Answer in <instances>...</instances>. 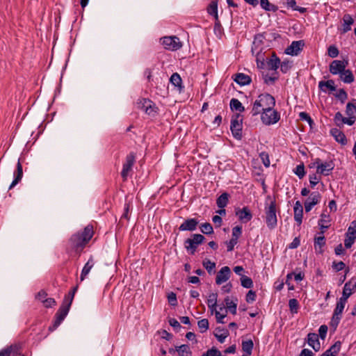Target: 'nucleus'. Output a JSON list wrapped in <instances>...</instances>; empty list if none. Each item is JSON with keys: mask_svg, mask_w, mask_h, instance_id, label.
<instances>
[{"mask_svg": "<svg viewBox=\"0 0 356 356\" xmlns=\"http://www.w3.org/2000/svg\"><path fill=\"white\" fill-rule=\"evenodd\" d=\"M92 235V227H86L82 232H77L71 236L68 242V248L72 252L80 254Z\"/></svg>", "mask_w": 356, "mask_h": 356, "instance_id": "f257e3e1", "label": "nucleus"}, {"mask_svg": "<svg viewBox=\"0 0 356 356\" xmlns=\"http://www.w3.org/2000/svg\"><path fill=\"white\" fill-rule=\"evenodd\" d=\"M275 106V99L271 95L268 93L261 94L253 104L251 114L252 116H256L269 108H274Z\"/></svg>", "mask_w": 356, "mask_h": 356, "instance_id": "f03ea898", "label": "nucleus"}, {"mask_svg": "<svg viewBox=\"0 0 356 356\" xmlns=\"http://www.w3.org/2000/svg\"><path fill=\"white\" fill-rule=\"evenodd\" d=\"M264 211L267 227L270 229H275L277 225L276 202L269 195L267 196L265 202Z\"/></svg>", "mask_w": 356, "mask_h": 356, "instance_id": "7ed1b4c3", "label": "nucleus"}, {"mask_svg": "<svg viewBox=\"0 0 356 356\" xmlns=\"http://www.w3.org/2000/svg\"><path fill=\"white\" fill-rule=\"evenodd\" d=\"M280 119V114L273 108H269L261 114V120L265 125H272L276 124Z\"/></svg>", "mask_w": 356, "mask_h": 356, "instance_id": "20e7f679", "label": "nucleus"}, {"mask_svg": "<svg viewBox=\"0 0 356 356\" xmlns=\"http://www.w3.org/2000/svg\"><path fill=\"white\" fill-rule=\"evenodd\" d=\"M70 305H67V303H63V305L60 306V307L56 314L55 321L54 322L53 325L49 327V330L50 331L55 330L60 325L61 322L65 319V318L67 315L68 312L70 310Z\"/></svg>", "mask_w": 356, "mask_h": 356, "instance_id": "39448f33", "label": "nucleus"}, {"mask_svg": "<svg viewBox=\"0 0 356 356\" xmlns=\"http://www.w3.org/2000/svg\"><path fill=\"white\" fill-rule=\"evenodd\" d=\"M163 47L168 50L176 51L182 46L179 38L176 36H166L161 39Z\"/></svg>", "mask_w": 356, "mask_h": 356, "instance_id": "423d86ee", "label": "nucleus"}, {"mask_svg": "<svg viewBox=\"0 0 356 356\" xmlns=\"http://www.w3.org/2000/svg\"><path fill=\"white\" fill-rule=\"evenodd\" d=\"M205 238L202 234H193L192 238H188L185 241V248L188 250H191V254H194L196 251L197 245L202 243Z\"/></svg>", "mask_w": 356, "mask_h": 356, "instance_id": "0eeeda50", "label": "nucleus"}, {"mask_svg": "<svg viewBox=\"0 0 356 356\" xmlns=\"http://www.w3.org/2000/svg\"><path fill=\"white\" fill-rule=\"evenodd\" d=\"M314 165L316 167V173L325 176L329 175L334 168L332 161L323 163L320 159L315 160Z\"/></svg>", "mask_w": 356, "mask_h": 356, "instance_id": "6e6552de", "label": "nucleus"}, {"mask_svg": "<svg viewBox=\"0 0 356 356\" xmlns=\"http://www.w3.org/2000/svg\"><path fill=\"white\" fill-rule=\"evenodd\" d=\"M136 162V156L134 152L129 153L126 156L125 162L123 163L122 170L121 172V176L124 181L127 180V177L130 172L132 170V168Z\"/></svg>", "mask_w": 356, "mask_h": 356, "instance_id": "1a4fd4ad", "label": "nucleus"}, {"mask_svg": "<svg viewBox=\"0 0 356 356\" xmlns=\"http://www.w3.org/2000/svg\"><path fill=\"white\" fill-rule=\"evenodd\" d=\"M231 131L234 137L236 139H241L242 136V119L239 115L231 121Z\"/></svg>", "mask_w": 356, "mask_h": 356, "instance_id": "9d476101", "label": "nucleus"}, {"mask_svg": "<svg viewBox=\"0 0 356 356\" xmlns=\"http://www.w3.org/2000/svg\"><path fill=\"white\" fill-rule=\"evenodd\" d=\"M348 64V60H334L330 64V72L334 75L340 74L346 69Z\"/></svg>", "mask_w": 356, "mask_h": 356, "instance_id": "9b49d317", "label": "nucleus"}, {"mask_svg": "<svg viewBox=\"0 0 356 356\" xmlns=\"http://www.w3.org/2000/svg\"><path fill=\"white\" fill-rule=\"evenodd\" d=\"M235 214L242 223H247L252 218V213L248 207L236 209Z\"/></svg>", "mask_w": 356, "mask_h": 356, "instance_id": "f8f14e48", "label": "nucleus"}, {"mask_svg": "<svg viewBox=\"0 0 356 356\" xmlns=\"http://www.w3.org/2000/svg\"><path fill=\"white\" fill-rule=\"evenodd\" d=\"M304 46L305 42L303 40L293 41L285 49V53L291 56H298L302 50Z\"/></svg>", "mask_w": 356, "mask_h": 356, "instance_id": "ddd939ff", "label": "nucleus"}, {"mask_svg": "<svg viewBox=\"0 0 356 356\" xmlns=\"http://www.w3.org/2000/svg\"><path fill=\"white\" fill-rule=\"evenodd\" d=\"M0 356H23L20 346L13 344L0 350Z\"/></svg>", "mask_w": 356, "mask_h": 356, "instance_id": "4468645a", "label": "nucleus"}, {"mask_svg": "<svg viewBox=\"0 0 356 356\" xmlns=\"http://www.w3.org/2000/svg\"><path fill=\"white\" fill-rule=\"evenodd\" d=\"M356 291V277H352L347 282L343 289L342 296L348 300V298Z\"/></svg>", "mask_w": 356, "mask_h": 356, "instance_id": "2eb2a0df", "label": "nucleus"}, {"mask_svg": "<svg viewBox=\"0 0 356 356\" xmlns=\"http://www.w3.org/2000/svg\"><path fill=\"white\" fill-rule=\"evenodd\" d=\"M321 199V195L318 192L312 193L305 202V209L309 212L317 204Z\"/></svg>", "mask_w": 356, "mask_h": 356, "instance_id": "dca6fc26", "label": "nucleus"}, {"mask_svg": "<svg viewBox=\"0 0 356 356\" xmlns=\"http://www.w3.org/2000/svg\"><path fill=\"white\" fill-rule=\"evenodd\" d=\"M231 270L228 266L222 267L218 273L216 278L217 284H221L227 281L231 275Z\"/></svg>", "mask_w": 356, "mask_h": 356, "instance_id": "f3484780", "label": "nucleus"}, {"mask_svg": "<svg viewBox=\"0 0 356 356\" xmlns=\"http://www.w3.org/2000/svg\"><path fill=\"white\" fill-rule=\"evenodd\" d=\"M138 105L140 109L148 115L156 112L154 104L149 99H143L138 102Z\"/></svg>", "mask_w": 356, "mask_h": 356, "instance_id": "a211bd4d", "label": "nucleus"}, {"mask_svg": "<svg viewBox=\"0 0 356 356\" xmlns=\"http://www.w3.org/2000/svg\"><path fill=\"white\" fill-rule=\"evenodd\" d=\"M199 222L195 218L186 220L179 227L180 231H194L196 229Z\"/></svg>", "mask_w": 356, "mask_h": 356, "instance_id": "6ab92c4d", "label": "nucleus"}, {"mask_svg": "<svg viewBox=\"0 0 356 356\" xmlns=\"http://www.w3.org/2000/svg\"><path fill=\"white\" fill-rule=\"evenodd\" d=\"M294 220L300 225L302 221L303 209L301 203L297 201L293 207Z\"/></svg>", "mask_w": 356, "mask_h": 356, "instance_id": "aec40b11", "label": "nucleus"}, {"mask_svg": "<svg viewBox=\"0 0 356 356\" xmlns=\"http://www.w3.org/2000/svg\"><path fill=\"white\" fill-rule=\"evenodd\" d=\"M308 344L315 351H318L321 348V345L318 340V335L315 333H309L307 336Z\"/></svg>", "mask_w": 356, "mask_h": 356, "instance_id": "412c9836", "label": "nucleus"}, {"mask_svg": "<svg viewBox=\"0 0 356 356\" xmlns=\"http://www.w3.org/2000/svg\"><path fill=\"white\" fill-rule=\"evenodd\" d=\"M94 265H95V261H94V259L91 257L88 259V261L86 262V264L84 265V266L82 269L81 276H80L81 282L83 281L86 279L87 275L90 272L91 269L93 268Z\"/></svg>", "mask_w": 356, "mask_h": 356, "instance_id": "4be33fe9", "label": "nucleus"}, {"mask_svg": "<svg viewBox=\"0 0 356 356\" xmlns=\"http://www.w3.org/2000/svg\"><path fill=\"white\" fill-rule=\"evenodd\" d=\"M23 176V170H22V166L20 163L19 161L17 163V170L14 173V180L11 183L10 186H9V189H12L15 186H16L22 179Z\"/></svg>", "mask_w": 356, "mask_h": 356, "instance_id": "5701e85b", "label": "nucleus"}, {"mask_svg": "<svg viewBox=\"0 0 356 356\" xmlns=\"http://www.w3.org/2000/svg\"><path fill=\"white\" fill-rule=\"evenodd\" d=\"M234 80L241 86L248 85L251 82V78L243 73L236 74Z\"/></svg>", "mask_w": 356, "mask_h": 356, "instance_id": "b1692460", "label": "nucleus"}, {"mask_svg": "<svg viewBox=\"0 0 356 356\" xmlns=\"http://www.w3.org/2000/svg\"><path fill=\"white\" fill-rule=\"evenodd\" d=\"M318 87L324 92H327V90L331 92L334 91L336 90V87L334 86V81L332 79L328 80L327 81H320L318 83Z\"/></svg>", "mask_w": 356, "mask_h": 356, "instance_id": "393cba45", "label": "nucleus"}, {"mask_svg": "<svg viewBox=\"0 0 356 356\" xmlns=\"http://www.w3.org/2000/svg\"><path fill=\"white\" fill-rule=\"evenodd\" d=\"M354 23V20L353 17L348 15L346 14L343 17V28L342 33H345L351 30V25Z\"/></svg>", "mask_w": 356, "mask_h": 356, "instance_id": "a878e982", "label": "nucleus"}, {"mask_svg": "<svg viewBox=\"0 0 356 356\" xmlns=\"http://www.w3.org/2000/svg\"><path fill=\"white\" fill-rule=\"evenodd\" d=\"M341 349V342L337 341L328 350H327L321 356H337Z\"/></svg>", "mask_w": 356, "mask_h": 356, "instance_id": "bb28decb", "label": "nucleus"}, {"mask_svg": "<svg viewBox=\"0 0 356 356\" xmlns=\"http://www.w3.org/2000/svg\"><path fill=\"white\" fill-rule=\"evenodd\" d=\"M237 301V298H235V300H232L229 296H227L225 298V303L227 309L229 310V312L233 314L236 313Z\"/></svg>", "mask_w": 356, "mask_h": 356, "instance_id": "cd10ccee", "label": "nucleus"}, {"mask_svg": "<svg viewBox=\"0 0 356 356\" xmlns=\"http://www.w3.org/2000/svg\"><path fill=\"white\" fill-rule=\"evenodd\" d=\"M331 134L338 143L342 145L346 144L347 140L346 136L342 131L337 129H334L331 130Z\"/></svg>", "mask_w": 356, "mask_h": 356, "instance_id": "c85d7f7f", "label": "nucleus"}, {"mask_svg": "<svg viewBox=\"0 0 356 356\" xmlns=\"http://www.w3.org/2000/svg\"><path fill=\"white\" fill-rule=\"evenodd\" d=\"M340 79L345 83H351L354 81V76L350 70H344L343 72L339 74Z\"/></svg>", "mask_w": 356, "mask_h": 356, "instance_id": "c756f323", "label": "nucleus"}, {"mask_svg": "<svg viewBox=\"0 0 356 356\" xmlns=\"http://www.w3.org/2000/svg\"><path fill=\"white\" fill-rule=\"evenodd\" d=\"M175 350L177 352L179 356H191L192 352L190 350L188 345L183 344L179 346L175 347Z\"/></svg>", "mask_w": 356, "mask_h": 356, "instance_id": "7c9ffc66", "label": "nucleus"}, {"mask_svg": "<svg viewBox=\"0 0 356 356\" xmlns=\"http://www.w3.org/2000/svg\"><path fill=\"white\" fill-rule=\"evenodd\" d=\"M170 81L172 85H174L175 87H177L179 92L182 90V86H181V76L178 73H174L172 74Z\"/></svg>", "mask_w": 356, "mask_h": 356, "instance_id": "2f4dec72", "label": "nucleus"}, {"mask_svg": "<svg viewBox=\"0 0 356 356\" xmlns=\"http://www.w3.org/2000/svg\"><path fill=\"white\" fill-rule=\"evenodd\" d=\"M260 6L266 11L276 12L278 10V7L270 3L268 0H261Z\"/></svg>", "mask_w": 356, "mask_h": 356, "instance_id": "473e14b6", "label": "nucleus"}, {"mask_svg": "<svg viewBox=\"0 0 356 356\" xmlns=\"http://www.w3.org/2000/svg\"><path fill=\"white\" fill-rule=\"evenodd\" d=\"M228 201L229 195L227 193H223L218 197L216 204L219 208L222 209L227 205Z\"/></svg>", "mask_w": 356, "mask_h": 356, "instance_id": "72a5a7b5", "label": "nucleus"}, {"mask_svg": "<svg viewBox=\"0 0 356 356\" xmlns=\"http://www.w3.org/2000/svg\"><path fill=\"white\" fill-rule=\"evenodd\" d=\"M230 108L233 111H236L239 112H243L245 111L244 106L242 105L241 102L235 98H233L230 100Z\"/></svg>", "mask_w": 356, "mask_h": 356, "instance_id": "f704fd0d", "label": "nucleus"}, {"mask_svg": "<svg viewBox=\"0 0 356 356\" xmlns=\"http://www.w3.org/2000/svg\"><path fill=\"white\" fill-rule=\"evenodd\" d=\"M214 334L220 343H223L225 339L227 337L229 333L227 330L216 328Z\"/></svg>", "mask_w": 356, "mask_h": 356, "instance_id": "c9c22d12", "label": "nucleus"}, {"mask_svg": "<svg viewBox=\"0 0 356 356\" xmlns=\"http://www.w3.org/2000/svg\"><path fill=\"white\" fill-rule=\"evenodd\" d=\"M325 244V239L324 236H320L315 238L314 240V248L315 250L318 252H322V248Z\"/></svg>", "mask_w": 356, "mask_h": 356, "instance_id": "e433bc0d", "label": "nucleus"}, {"mask_svg": "<svg viewBox=\"0 0 356 356\" xmlns=\"http://www.w3.org/2000/svg\"><path fill=\"white\" fill-rule=\"evenodd\" d=\"M347 299L345 298L341 297L339 300L337 302L336 307L334 309V312L339 314H342L346 304L347 302Z\"/></svg>", "mask_w": 356, "mask_h": 356, "instance_id": "4c0bfd02", "label": "nucleus"}, {"mask_svg": "<svg viewBox=\"0 0 356 356\" xmlns=\"http://www.w3.org/2000/svg\"><path fill=\"white\" fill-rule=\"evenodd\" d=\"M253 341L250 339L242 342V349L248 355H251L253 348Z\"/></svg>", "mask_w": 356, "mask_h": 356, "instance_id": "58836bf2", "label": "nucleus"}, {"mask_svg": "<svg viewBox=\"0 0 356 356\" xmlns=\"http://www.w3.org/2000/svg\"><path fill=\"white\" fill-rule=\"evenodd\" d=\"M280 64V60L274 56L268 62V66L269 69L275 71L279 67Z\"/></svg>", "mask_w": 356, "mask_h": 356, "instance_id": "ea45409f", "label": "nucleus"}, {"mask_svg": "<svg viewBox=\"0 0 356 356\" xmlns=\"http://www.w3.org/2000/svg\"><path fill=\"white\" fill-rule=\"evenodd\" d=\"M207 10L209 15L214 16L216 19H218V3L216 1H211Z\"/></svg>", "mask_w": 356, "mask_h": 356, "instance_id": "a19ab883", "label": "nucleus"}, {"mask_svg": "<svg viewBox=\"0 0 356 356\" xmlns=\"http://www.w3.org/2000/svg\"><path fill=\"white\" fill-rule=\"evenodd\" d=\"M203 266L207 269L209 274L215 272L216 264L209 259L203 261Z\"/></svg>", "mask_w": 356, "mask_h": 356, "instance_id": "79ce46f5", "label": "nucleus"}, {"mask_svg": "<svg viewBox=\"0 0 356 356\" xmlns=\"http://www.w3.org/2000/svg\"><path fill=\"white\" fill-rule=\"evenodd\" d=\"M218 294L216 293H211L209 295L207 299V305L209 307H213L217 306Z\"/></svg>", "mask_w": 356, "mask_h": 356, "instance_id": "37998d69", "label": "nucleus"}, {"mask_svg": "<svg viewBox=\"0 0 356 356\" xmlns=\"http://www.w3.org/2000/svg\"><path fill=\"white\" fill-rule=\"evenodd\" d=\"M241 285L246 289H250L253 286V282L251 278L242 275L241 277Z\"/></svg>", "mask_w": 356, "mask_h": 356, "instance_id": "c03bdc74", "label": "nucleus"}, {"mask_svg": "<svg viewBox=\"0 0 356 356\" xmlns=\"http://www.w3.org/2000/svg\"><path fill=\"white\" fill-rule=\"evenodd\" d=\"M289 307L292 314L298 313V310L299 308L298 301L295 298L290 299L289 301Z\"/></svg>", "mask_w": 356, "mask_h": 356, "instance_id": "a18cd8bd", "label": "nucleus"}, {"mask_svg": "<svg viewBox=\"0 0 356 356\" xmlns=\"http://www.w3.org/2000/svg\"><path fill=\"white\" fill-rule=\"evenodd\" d=\"M201 232L204 234H211L213 232L212 225L209 222H204L200 226Z\"/></svg>", "mask_w": 356, "mask_h": 356, "instance_id": "49530a36", "label": "nucleus"}, {"mask_svg": "<svg viewBox=\"0 0 356 356\" xmlns=\"http://www.w3.org/2000/svg\"><path fill=\"white\" fill-rule=\"evenodd\" d=\"M242 234V226L236 225L232 228V238L238 241Z\"/></svg>", "mask_w": 356, "mask_h": 356, "instance_id": "de8ad7c7", "label": "nucleus"}, {"mask_svg": "<svg viewBox=\"0 0 356 356\" xmlns=\"http://www.w3.org/2000/svg\"><path fill=\"white\" fill-rule=\"evenodd\" d=\"M294 173L300 178L302 179L305 175V166L304 165L300 164L296 166L293 170Z\"/></svg>", "mask_w": 356, "mask_h": 356, "instance_id": "09e8293b", "label": "nucleus"}, {"mask_svg": "<svg viewBox=\"0 0 356 356\" xmlns=\"http://www.w3.org/2000/svg\"><path fill=\"white\" fill-rule=\"evenodd\" d=\"M198 327L202 333L206 332L209 328V321L206 318H203L197 322Z\"/></svg>", "mask_w": 356, "mask_h": 356, "instance_id": "8fccbe9b", "label": "nucleus"}, {"mask_svg": "<svg viewBox=\"0 0 356 356\" xmlns=\"http://www.w3.org/2000/svg\"><path fill=\"white\" fill-rule=\"evenodd\" d=\"M78 289V286H76L75 287L73 288V289L72 290V291H70L69 293V294L67 295V296H66L65 298V300H64V303H67V305H72V300H73V298H74V294L76 291Z\"/></svg>", "mask_w": 356, "mask_h": 356, "instance_id": "3c124183", "label": "nucleus"}, {"mask_svg": "<svg viewBox=\"0 0 356 356\" xmlns=\"http://www.w3.org/2000/svg\"><path fill=\"white\" fill-rule=\"evenodd\" d=\"M346 236L356 238V222L355 221H353L351 223V225L348 229Z\"/></svg>", "mask_w": 356, "mask_h": 356, "instance_id": "603ef678", "label": "nucleus"}, {"mask_svg": "<svg viewBox=\"0 0 356 356\" xmlns=\"http://www.w3.org/2000/svg\"><path fill=\"white\" fill-rule=\"evenodd\" d=\"M339 54V49L335 45H330L327 49V54L331 58H336Z\"/></svg>", "mask_w": 356, "mask_h": 356, "instance_id": "864d4df0", "label": "nucleus"}, {"mask_svg": "<svg viewBox=\"0 0 356 356\" xmlns=\"http://www.w3.org/2000/svg\"><path fill=\"white\" fill-rule=\"evenodd\" d=\"M356 113V106L352 103H348L346 108V113L348 116H355Z\"/></svg>", "mask_w": 356, "mask_h": 356, "instance_id": "5fc2aeb1", "label": "nucleus"}, {"mask_svg": "<svg viewBox=\"0 0 356 356\" xmlns=\"http://www.w3.org/2000/svg\"><path fill=\"white\" fill-rule=\"evenodd\" d=\"M335 97L342 103H344L348 98V94L343 89H339L336 93Z\"/></svg>", "mask_w": 356, "mask_h": 356, "instance_id": "6e6d98bb", "label": "nucleus"}, {"mask_svg": "<svg viewBox=\"0 0 356 356\" xmlns=\"http://www.w3.org/2000/svg\"><path fill=\"white\" fill-rule=\"evenodd\" d=\"M321 219L319 220L318 225L321 227V228H327L329 227V219L328 216L325 214H322L321 216Z\"/></svg>", "mask_w": 356, "mask_h": 356, "instance_id": "4d7b16f0", "label": "nucleus"}, {"mask_svg": "<svg viewBox=\"0 0 356 356\" xmlns=\"http://www.w3.org/2000/svg\"><path fill=\"white\" fill-rule=\"evenodd\" d=\"M224 309H225L224 307H220L219 311H216L215 316L216 318V321L218 323H224L223 319L225 318L226 314H220V311H222Z\"/></svg>", "mask_w": 356, "mask_h": 356, "instance_id": "13d9d810", "label": "nucleus"}, {"mask_svg": "<svg viewBox=\"0 0 356 356\" xmlns=\"http://www.w3.org/2000/svg\"><path fill=\"white\" fill-rule=\"evenodd\" d=\"M259 156H260L261 159L262 160L263 164L266 167H268L270 165V159H269L268 154L265 152H262L259 154Z\"/></svg>", "mask_w": 356, "mask_h": 356, "instance_id": "bf43d9fd", "label": "nucleus"}, {"mask_svg": "<svg viewBox=\"0 0 356 356\" xmlns=\"http://www.w3.org/2000/svg\"><path fill=\"white\" fill-rule=\"evenodd\" d=\"M220 352L216 348L208 350L202 356H220Z\"/></svg>", "mask_w": 356, "mask_h": 356, "instance_id": "052dcab7", "label": "nucleus"}, {"mask_svg": "<svg viewBox=\"0 0 356 356\" xmlns=\"http://www.w3.org/2000/svg\"><path fill=\"white\" fill-rule=\"evenodd\" d=\"M309 183L312 187H314L321 179L316 174L310 175L309 177Z\"/></svg>", "mask_w": 356, "mask_h": 356, "instance_id": "680f3d73", "label": "nucleus"}, {"mask_svg": "<svg viewBox=\"0 0 356 356\" xmlns=\"http://www.w3.org/2000/svg\"><path fill=\"white\" fill-rule=\"evenodd\" d=\"M334 122L337 126H343L344 117L340 112H337L334 115Z\"/></svg>", "mask_w": 356, "mask_h": 356, "instance_id": "e2e57ef3", "label": "nucleus"}, {"mask_svg": "<svg viewBox=\"0 0 356 356\" xmlns=\"http://www.w3.org/2000/svg\"><path fill=\"white\" fill-rule=\"evenodd\" d=\"M280 65V70L283 73H286L291 67L289 61H283Z\"/></svg>", "mask_w": 356, "mask_h": 356, "instance_id": "0e129e2a", "label": "nucleus"}, {"mask_svg": "<svg viewBox=\"0 0 356 356\" xmlns=\"http://www.w3.org/2000/svg\"><path fill=\"white\" fill-rule=\"evenodd\" d=\"M299 117L300 120L307 121L309 125H312L313 123V120L311 117L305 112H300L299 113Z\"/></svg>", "mask_w": 356, "mask_h": 356, "instance_id": "69168bd1", "label": "nucleus"}, {"mask_svg": "<svg viewBox=\"0 0 356 356\" xmlns=\"http://www.w3.org/2000/svg\"><path fill=\"white\" fill-rule=\"evenodd\" d=\"M356 238L350 237V236H346L344 240V245L346 248H350L353 243H355Z\"/></svg>", "mask_w": 356, "mask_h": 356, "instance_id": "338daca9", "label": "nucleus"}, {"mask_svg": "<svg viewBox=\"0 0 356 356\" xmlns=\"http://www.w3.org/2000/svg\"><path fill=\"white\" fill-rule=\"evenodd\" d=\"M168 300L169 303L171 305H172V306L177 305V300L176 294L175 293L171 292L170 293H169L168 296Z\"/></svg>", "mask_w": 356, "mask_h": 356, "instance_id": "774afa93", "label": "nucleus"}]
</instances>
